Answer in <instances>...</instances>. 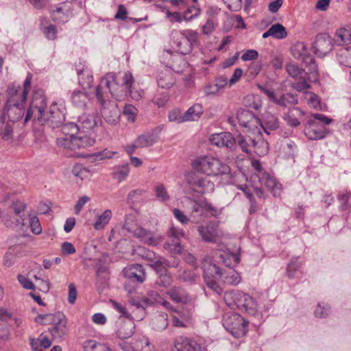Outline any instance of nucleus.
Wrapping results in <instances>:
<instances>
[{
    "instance_id": "obj_20",
    "label": "nucleus",
    "mask_w": 351,
    "mask_h": 351,
    "mask_svg": "<svg viewBox=\"0 0 351 351\" xmlns=\"http://www.w3.org/2000/svg\"><path fill=\"white\" fill-rule=\"evenodd\" d=\"M123 272L129 282L142 283L145 279V271L143 266L139 264L132 265L125 268Z\"/></svg>"
},
{
    "instance_id": "obj_29",
    "label": "nucleus",
    "mask_w": 351,
    "mask_h": 351,
    "mask_svg": "<svg viewBox=\"0 0 351 351\" xmlns=\"http://www.w3.org/2000/svg\"><path fill=\"white\" fill-rule=\"evenodd\" d=\"M204 280L221 278L222 271L215 264L205 261L202 265Z\"/></svg>"
},
{
    "instance_id": "obj_3",
    "label": "nucleus",
    "mask_w": 351,
    "mask_h": 351,
    "mask_svg": "<svg viewBox=\"0 0 351 351\" xmlns=\"http://www.w3.org/2000/svg\"><path fill=\"white\" fill-rule=\"evenodd\" d=\"M223 300L231 308H237L249 315H255L258 312V306L255 300L250 295L238 290L226 291Z\"/></svg>"
},
{
    "instance_id": "obj_25",
    "label": "nucleus",
    "mask_w": 351,
    "mask_h": 351,
    "mask_svg": "<svg viewBox=\"0 0 351 351\" xmlns=\"http://www.w3.org/2000/svg\"><path fill=\"white\" fill-rule=\"evenodd\" d=\"M197 230L203 240L208 243H215L219 236L217 227L213 223L205 226H199Z\"/></svg>"
},
{
    "instance_id": "obj_54",
    "label": "nucleus",
    "mask_w": 351,
    "mask_h": 351,
    "mask_svg": "<svg viewBox=\"0 0 351 351\" xmlns=\"http://www.w3.org/2000/svg\"><path fill=\"white\" fill-rule=\"evenodd\" d=\"M204 201L202 202H197V201H192L191 202V216L193 217H195L196 216H202L205 214L204 213Z\"/></svg>"
},
{
    "instance_id": "obj_31",
    "label": "nucleus",
    "mask_w": 351,
    "mask_h": 351,
    "mask_svg": "<svg viewBox=\"0 0 351 351\" xmlns=\"http://www.w3.org/2000/svg\"><path fill=\"white\" fill-rule=\"evenodd\" d=\"M71 99L73 105L79 108L86 107L89 101L88 93L81 90H73L71 95Z\"/></svg>"
},
{
    "instance_id": "obj_40",
    "label": "nucleus",
    "mask_w": 351,
    "mask_h": 351,
    "mask_svg": "<svg viewBox=\"0 0 351 351\" xmlns=\"http://www.w3.org/2000/svg\"><path fill=\"white\" fill-rule=\"evenodd\" d=\"M130 173V167L128 163L115 167L113 172V178L119 182L124 180Z\"/></svg>"
},
{
    "instance_id": "obj_30",
    "label": "nucleus",
    "mask_w": 351,
    "mask_h": 351,
    "mask_svg": "<svg viewBox=\"0 0 351 351\" xmlns=\"http://www.w3.org/2000/svg\"><path fill=\"white\" fill-rule=\"evenodd\" d=\"M258 126H261L267 134H269V131L276 130L279 128L278 119L273 114L267 112Z\"/></svg>"
},
{
    "instance_id": "obj_35",
    "label": "nucleus",
    "mask_w": 351,
    "mask_h": 351,
    "mask_svg": "<svg viewBox=\"0 0 351 351\" xmlns=\"http://www.w3.org/2000/svg\"><path fill=\"white\" fill-rule=\"evenodd\" d=\"M335 43L339 45H348L351 42V33L346 28L339 29L335 35Z\"/></svg>"
},
{
    "instance_id": "obj_18",
    "label": "nucleus",
    "mask_w": 351,
    "mask_h": 351,
    "mask_svg": "<svg viewBox=\"0 0 351 351\" xmlns=\"http://www.w3.org/2000/svg\"><path fill=\"white\" fill-rule=\"evenodd\" d=\"M212 143L217 147H226L230 151L237 147V141L230 133L223 132L212 135Z\"/></svg>"
},
{
    "instance_id": "obj_58",
    "label": "nucleus",
    "mask_w": 351,
    "mask_h": 351,
    "mask_svg": "<svg viewBox=\"0 0 351 351\" xmlns=\"http://www.w3.org/2000/svg\"><path fill=\"white\" fill-rule=\"evenodd\" d=\"M200 14V10L195 6H190L183 14L184 21L188 22L196 17Z\"/></svg>"
},
{
    "instance_id": "obj_5",
    "label": "nucleus",
    "mask_w": 351,
    "mask_h": 351,
    "mask_svg": "<svg viewBox=\"0 0 351 351\" xmlns=\"http://www.w3.org/2000/svg\"><path fill=\"white\" fill-rule=\"evenodd\" d=\"M35 320L41 324H51L49 331L54 339H62L67 335V319L60 312L55 314L39 315Z\"/></svg>"
},
{
    "instance_id": "obj_22",
    "label": "nucleus",
    "mask_w": 351,
    "mask_h": 351,
    "mask_svg": "<svg viewBox=\"0 0 351 351\" xmlns=\"http://www.w3.org/2000/svg\"><path fill=\"white\" fill-rule=\"evenodd\" d=\"M258 181L261 186L267 188L274 196L277 197L280 195L282 191L281 184L268 173H262L259 176Z\"/></svg>"
},
{
    "instance_id": "obj_21",
    "label": "nucleus",
    "mask_w": 351,
    "mask_h": 351,
    "mask_svg": "<svg viewBox=\"0 0 351 351\" xmlns=\"http://www.w3.org/2000/svg\"><path fill=\"white\" fill-rule=\"evenodd\" d=\"M174 346L177 351H203L204 350L200 343L184 337L176 338Z\"/></svg>"
},
{
    "instance_id": "obj_9",
    "label": "nucleus",
    "mask_w": 351,
    "mask_h": 351,
    "mask_svg": "<svg viewBox=\"0 0 351 351\" xmlns=\"http://www.w3.org/2000/svg\"><path fill=\"white\" fill-rule=\"evenodd\" d=\"M258 89L265 95L269 101L281 108H291L298 103V95L291 93L278 95L274 91L262 85L258 86Z\"/></svg>"
},
{
    "instance_id": "obj_32",
    "label": "nucleus",
    "mask_w": 351,
    "mask_h": 351,
    "mask_svg": "<svg viewBox=\"0 0 351 351\" xmlns=\"http://www.w3.org/2000/svg\"><path fill=\"white\" fill-rule=\"evenodd\" d=\"M221 278L225 284L233 286L239 284L241 280L240 274L232 268L222 272Z\"/></svg>"
},
{
    "instance_id": "obj_55",
    "label": "nucleus",
    "mask_w": 351,
    "mask_h": 351,
    "mask_svg": "<svg viewBox=\"0 0 351 351\" xmlns=\"http://www.w3.org/2000/svg\"><path fill=\"white\" fill-rule=\"evenodd\" d=\"M301 266V263L299 261L298 257L292 258L287 267V276L289 278L294 277L295 271Z\"/></svg>"
},
{
    "instance_id": "obj_52",
    "label": "nucleus",
    "mask_w": 351,
    "mask_h": 351,
    "mask_svg": "<svg viewBox=\"0 0 351 351\" xmlns=\"http://www.w3.org/2000/svg\"><path fill=\"white\" fill-rule=\"evenodd\" d=\"M154 192L157 199L161 202L169 200L170 197L165 186L162 184H156L154 186Z\"/></svg>"
},
{
    "instance_id": "obj_38",
    "label": "nucleus",
    "mask_w": 351,
    "mask_h": 351,
    "mask_svg": "<svg viewBox=\"0 0 351 351\" xmlns=\"http://www.w3.org/2000/svg\"><path fill=\"white\" fill-rule=\"evenodd\" d=\"M108 274L104 269L97 271L96 287L99 292L103 291L108 287Z\"/></svg>"
},
{
    "instance_id": "obj_15",
    "label": "nucleus",
    "mask_w": 351,
    "mask_h": 351,
    "mask_svg": "<svg viewBox=\"0 0 351 351\" xmlns=\"http://www.w3.org/2000/svg\"><path fill=\"white\" fill-rule=\"evenodd\" d=\"M237 118L242 127L249 130L257 128L258 124H261V120L247 109H239L237 114Z\"/></svg>"
},
{
    "instance_id": "obj_6",
    "label": "nucleus",
    "mask_w": 351,
    "mask_h": 351,
    "mask_svg": "<svg viewBox=\"0 0 351 351\" xmlns=\"http://www.w3.org/2000/svg\"><path fill=\"white\" fill-rule=\"evenodd\" d=\"M101 123V118L94 110H88L77 118V123H68L65 124V130L71 132H82L84 133L93 131Z\"/></svg>"
},
{
    "instance_id": "obj_41",
    "label": "nucleus",
    "mask_w": 351,
    "mask_h": 351,
    "mask_svg": "<svg viewBox=\"0 0 351 351\" xmlns=\"http://www.w3.org/2000/svg\"><path fill=\"white\" fill-rule=\"evenodd\" d=\"M339 63L348 67H351V48L341 49L337 53Z\"/></svg>"
},
{
    "instance_id": "obj_56",
    "label": "nucleus",
    "mask_w": 351,
    "mask_h": 351,
    "mask_svg": "<svg viewBox=\"0 0 351 351\" xmlns=\"http://www.w3.org/2000/svg\"><path fill=\"white\" fill-rule=\"evenodd\" d=\"M168 94L165 91H158L152 99V102L158 107L160 108L165 105L168 101Z\"/></svg>"
},
{
    "instance_id": "obj_7",
    "label": "nucleus",
    "mask_w": 351,
    "mask_h": 351,
    "mask_svg": "<svg viewBox=\"0 0 351 351\" xmlns=\"http://www.w3.org/2000/svg\"><path fill=\"white\" fill-rule=\"evenodd\" d=\"M222 324L226 330L234 337L239 338L247 333L248 322L238 313L233 312L225 313Z\"/></svg>"
},
{
    "instance_id": "obj_39",
    "label": "nucleus",
    "mask_w": 351,
    "mask_h": 351,
    "mask_svg": "<svg viewBox=\"0 0 351 351\" xmlns=\"http://www.w3.org/2000/svg\"><path fill=\"white\" fill-rule=\"evenodd\" d=\"M168 315L165 313H160L153 319V326L155 330H163L168 326Z\"/></svg>"
},
{
    "instance_id": "obj_49",
    "label": "nucleus",
    "mask_w": 351,
    "mask_h": 351,
    "mask_svg": "<svg viewBox=\"0 0 351 351\" xmlns=\"http://www.w3.org/2000/svg\"><path fill=\"white\" fill-rule=\"evenodd\" d=\"M178 276L180 280L185 282H195L198 276L193 269H183L179 271Z\"/></svg>"
},
{
    "instance_id": "obj_48",
    "label": "nucleus",
    "mask_w": 351,
    "mask_h": 351,
    "mask_svg": "<svg viewBox=\"0 0 351 351\" xmlns=\"http://www.w3.org/2000/svg\"><path fill=\"white\" fill-rule=\"evenodd\" d=\"M75 149L84 148L94 144L95 140L87 135L75 136Z\"/></svg>"
},
{
    "instance_id": "obj_4",
    "label": "nucleus",
    "mask_w": 351,
    "mask_h": 351,
    "mask_svg": "<svg viewBox=\"0 0 351 351\" xmlns=\"http://www.w3.org/2000/svg\"><path fill=\"white\" fill-rule=\"evenodd\" d=\"M19 90V87H8L7 90L8 100L3 110V118L5 119L7 117L8 121L12 123L21 120L25 114V101H21L18 96Z\"/></svg>"
},
{
    "instance_id": "obj_50",
    "label": "nucleus",
    "mask_w": 351,
    "mask_h": 351,
    "mask_svg": "<svg viewBox=\"0 0 351 351\" xmlns=\"http://www.w3.org/2000/svg\"><path fill=\"white\" fill-rule=\"evenodd\" d=\"M300 60L306 66L308 67L311 74H312L313 77H316L317 75V66L316 65L315 60L312 56L306 53Z\"/></svg>"
},
{
    "instance_id": "obj_16",
    "label": "nucleus",
    "mask_w": 351,
    "mask_h": 351,
    "mask_svg": "<svg viewBox=\"0 0 351 351\" xmlns=\"http://www.w3.org/2000/svg\"><path fill=\"white\" fill-rule=\"evenodd\" d=\"M187 182L193 191L200 194L213 192L215 189L214 183L206 178H188Z\"/></svg>"
},
{
    "instance_id": "obj_44",
    "label": "nucleus",
    "mask_w": 351,
    "mask_h": 351,
    "mask_svg": "<svg viewBox=\"0 0 351 351\" xmlns=\"http://www.w3.org/2000/svg\"><path fill=\"white\" fill-rule=\"evenodd\" d=\"M134 328V324L132 322L125 323L118 329L117 335L120 339H128L132 335Z\"/></svg>"
},
{
    "instance_id": "obj_57",
    "label": "nucleus",
    "mask_w": 351,
    "mask_h": 351,
    "mask_svg": "<svg viewBox=\"0 0 351 351\" xmlns=\"http://www.w3.org/2000/svg\"><path fill=\"white\" fill-rule=\"evenodd\" d=\"M226 258L223 263L226 266L232 267L236 266L240 262V255L239 253H230L225 254Z\"/></svg>"
},
{
    "instance_id": "obj_63",
    "label": "nucleus",
    "mask_w": 351,
    "mask_h": 351,
    "mask_svg": "<svg viewBox=\"0 0 351 351\" xmlns=\"http://www.w3.org/2000/svg\"><path fill=\"white\" fill-rule=\"evenodd\" d=\"M53 19L55 21L64 23L68 21L69 16L65 15L63 12V8L62 7L57 8L52 12Z\"/></svg>"
},
{
    "instance_id": "obj_60",
    "label": "nucleus",
    "mask_w": 351,
    "mask_h": 351,
    "mask_svg": "<svg viewBox=\"0 0 351 351\" xmlns=\"http://www.w3.org/2000/svg\"><path fill=\"white\" fill-rule=\"evenodd\" d=\"M298 79L299 80V81L291 83V87H292L293 88L295 89L298 91H302L309 88L310 86L306 82V75H302V77H300Z\"/></svg>"
},
{
    "instance_id": "obj_61",
    "label": "nucleus",
    "mask_w": 351,
    "mask_h": 351,
    "mask_svg": "<svg viewBox=\"0 0 351 351\" xmlns=\"http://www.w3.org/2000/svg\"><path fill=\"white\" fill-rule=\"evenodd\" d=\"M16 255H15V250L14 248H10L5 253L3 258V265L5 267H11L15 261Z\"/></svg>"
},
{
    "instance_id": "obj_45",
    "label": "nucleus",
    "mask_w": 351,
    "mask_h": 351,
    "mask_svg": "<svg viewBox=\"0 0 351 351\" xmlns=\"http://www.w3.org/2000/svg\"><path fill=\"white\" fill-rule=\"evenodd\" d=\"M269 29L271 33V36L276 39H283L287 36V32L285 27L280 23L272 25Z\"/></svg>"
},
{
    "instance_id": "obj_2",
    "label": "nucleus",
    "mask_w": 351,
    "mask_h": 351,
    "mask_svg": "<svg viewBox=\"0 0 351 351\" xmlns=\"http://www.w3.org/2000/svg\"><path fill=\"white\" fill-rule=\"evenodd\" d=\"M193 169L210 176H219L230 173L229 166L212 156L196 157L191 162Z\"/></svg>"
},
{
    "instance_id": "obj_47",
    "label": "nucleus",
    "mask_w": 351,
    "mask_h": 351,
    "mask_svg": "<svg viewBox=\"0 0 351 351\" xmlns=\"http://www.w3.org/2000/svg\"><path fill=\"white\" fill-rule=\"evenodd\" d=\"M158 276L156 280L157 285L165 288H167L171 285L173 279L167 270H166V272H160L158 273Z\"/></svg>"
},
{
    "instance_id": "obj_62",
    "label": "nucleus",
    "mask_w": 351,
    "mask_h": 351,
    "mask_svg": "<svg viewBox=\"0 0 351 351\" xmlns=\"http://www.w3.org/2000/svg\"><path fill=\"white\" fill-rule=\"evenodd\" d=\"M169 121H174L176 123H183L185 122V120H184V114H182L181 111L178 109H173L171 111L169 112V116H168Z\"/></svg>"
},
{
    "instance_id": "obj_27",
    "label": "nucleus",
    "mask_w": 351,
    "mask_h": 351,
    "mask_svg": "<svg viewBox=\"0 0 351 351\" xmlns=\"http://www.w3.org/2000/svg\"><path fill=\"white\" fill-rule=\"evenodd\" d=\"M146 258L150 261V265L156 270L157 273L166 272L167 259L160 256H156L153 252H147Z\"/></svg>"
},
{
    "instance_id": "obj_43",
    "label": "nucleus",
    "mask_w": 351,
    "mask_h": 351,
    "mask_svg": "<svg viewBox=\"0 0 351 351\" xmlns=\"http://www.w3.org/2000/svg\"><path fill=\"white\" fill-rule=\"evenodd\" d=\"M158 84L162 88H169L173 84L174 81L171 73H160L158 77Z\"/></svg>"
},
{
    "instance_id": "obj_26",
    "label": "nucleus",
    "mask_w": 351,
    "mask_h": 351,
    "mask_svg": "<svg viewBox=\"0 0 351 351\" xmlns=\"http://www.w3.org/2000/svg\"><path fill=\"white\" fill-rule=\"evenodd\" d=\"M162 297L154 291H150L147 293V296L143 297L141 300L134 302V305L138 309L145 310L149 306L157 304L162 302Z\"/></svg>"
},
{
    "instance_id": "obj_12",
    "label": "nucleus",
    "mask_w": 351,
    "mask_h": 351,
    "mask_svg": "<svg viewBox=\"0 0 351 351\" xmlns=\"http://www.w3.org/2000/svg\"><path fill=\"white\" fill-rule=\"evenodd\" d=\"M185 236L182 229L172 226L168 232V240L165 243V248L171 253L178 254L182 252L181 239Z\"/></svg>"
},
{
    "instance_id": "obj_36",
    "label": "nucleus",
    "mask_w": 351,
    "mask_h": 351,
    "mask_svg": "<svg viewBox=\"0 0 351 351\" xmlns=\"http://www.w3.org/2000/svg\"><path fill=\"white\" fill-rule=\"evenodd\" d=\"M112 218V211L110 209L104 210L101 215H97L93 227L95 230L103 229L110 221Z\"/></svg>"
},
{
    "instance_id": "obj_42",
    "label": "nucleus",
    "mask_w": 351,
    "mask_h": 351,
    "mask_svg": "<svg viewBox=\"0 0 351 351\" xmlns=\"http://www.w3.org/2000/svg\"><path fill=\"white\" fill-rule=\"evenodd\" d=\"M285 69L288 75L293 78L298 79L300 77H302V75H306V73L295 64L287 63Z\"/></svg>"
},
{
    "instance_id": "obj_17",
    "label": "nucleus",
    "mask_w": 351,
    "mask_h": 351,
    "mask_svg": "<svg viewBox=\"0 0 351 351\" xmlns=\"http://www.w3.org/2000/svg\"><path fill=\"white\" fill-rule=\"evenodd\" d=\"M328 130L324 125H319L314 120H309L304 128V134L310 140H318L324 138Z\"/></svg>"
},
{
    "instance_id": "obj_19",
    "label": "nucleus",
    "mask_w": 351,
    "mask_h": 351,
    "mask_svg": "<svg viewBox=\"0 0 351 351\" xmlns=\"http://www.w3.org/2000/svg\"><path fill=\"white\" fill-rule=\"evenodd\" d=\"M77 132L65 130V124L62 125L61 134L56 139L57 145L65 149H75V136Z\"/></svg>"
},
{
    "instance_id": "obj_8",
    "label": "nucleus",
    "mask_w": 351,
    "mask_h": 351,
    "mask_svg": "<svg viewBox=\"0 0 351 351\" xmlns=\"http://www.w3.org/2000/svg\"><path fill=\"white\" fill-rule=\"evenodd\" d=\"M47 100L45 96L41 91L35 92L33 95L29 109L27 110L24 119V123H26L30 119L34 121H38L45 114Z\"/></svg>"
},
{
    "instance_id": "obj_33",
    "label": "nucleus",
    "mask_w": 351,
    "mask_h": 351,
    "mask_svg": "<svg viewBox=\"0 0 351 351\" xmlns=\"http://www.w3.org/2000/svg\"><path fill=\"white\" fill-rule=\"evenodd\" d=\"M203 114V107L199 104H195L184 113V120L186 121H197Z\"/></svg>"
},
{
    "instance_id": "obj_34",
    "label": "nucleus",
    "mask_w": 351,
    "mask_h": 351,
    "mask_svg": "<svg viewBox=\"0 0 351 351\" xmlns=\"http://www.w3.org/2000/svg\"><path fill=\"white\" fill-rule=\"evenodd\" d=\"M131 344L132 345V350L134 351H152L149 341L145 336H138L137 338L133 339Z\"/></svg>"
},
{
    "instance_id": "obj_14",
    "label": "nucleus",
    "mask_w": 351,
    "mask_h": 351,
    "mask_svg": "<svg viewBox=\"0 0 351 351\" xmlns=\"http://www.w3.org/2000/svg\"><path fill=\"white\" fill-rule=\"evenodd\" d=\"M312 48L315 54L324 56L332 49V38L328 34H318L313 44Z\"/></svg>"
},
{
    "instance_id": "obj_28",
    "label": "nucleus",
    "mask_w": 351,
    "mask_h": 351,
    "mask_svg": "<svg viewBox=\"0 0 351 351\" xmlns=\"http://www.w3.org/2000/svg\"><path fill=\"white\" fill-rule=\"evenodd\" d=\"M136 140L137 141V146H139L140 148L147 147L153 145L158 141V135L156 131L152 130L138 136Z\"/></svg>"
},
{
    "instance_id": "obj_51",
    "label": "nucleus",
    "mask_w": 351,
    "mask_h": 351,
    "mask_svg": "<svg viewBox=\"0 0 351 351\" xmlns=\"http://www.w3.org/2000/svg\"><path fill=\"white\" fill-rule=\"evenodd\" d=\"M291 53L295 58H302L307 53V49L305 44L304 43H297L291 48Z\"/></svg>"
},
{
    "instance_id": "obj_64",
    "label": "nucleus",
    "mask_w": 351,
    "mask_h": 351,
    "mask_svg": "<svg viewBox=\"0 0 351 351\" xmlns=\"http://www.w3.org/2000/svg\"><path fill=\"white\" fill-rule=\"evenodd\" d=\"M330 312V306L328 305L322 306L320 304H318L315 310V315L319 318H325L326 317Z\"/></svg>"
},
{
    "instance_id": "obj_53",
    "label": "nucleus",
    "mask_w": 351,
    "mask_h": 351,
    "mask_svg": "<svg viewBox=\"0 0 351 351\" xmlns=\"http://www.w3.org/2000/svg\"><path fill=\"white\" fill-rule=\"evenodd\" d=\"M338 200L339 202V209L341 210H346L351 207L349 200L351 198V193L345 192L338 195Z\"/></svg>"
},
{
    "instance_id": "obj_11",
    "label": "nucleus",
    "mask_w": 351,
    "mask_h": 351,
    "mask_svg": "<svg viewBox=\"0 0 351 351\" xmlns=\"http://www.w3.org/2000/svg\"><path fill=\"white\" fill-rule=\"evenodd\" d=\"M180 37L174 41L177 52L186 55L192 51V43L197 38V33L192 30H183L180 32Z\"/></svg>"
},
{
    "instance_id": "obj_1",
    "label": "nucleus",
    "mask_w": 351,
    "mask_h": 351,
    "mask_svg": "<svg viewBox=\"0 0 351 351\" xmlns=\"http://www.w3.org/2000/svg\"><path fill=\"white\" fill-rule=\"evenodd\" d=\"M134 82L130 73H125L123 84H119L114 73H108L100 79L95 90V96L97 104L100 106L101 113L108 123L115 124L119 120V109L117 100L124 99L128 95L136 101L141 98L143 92L134 90Z\"/></svg>"
},
{
    "instance_id": "obj_24",
    "label": "nucleus",
    "mask_w": 351,
    "mask_h": 351,
    "mask_svg": "<svg viewBox=\"0 0 351 351\" xmlns=\"http://www.w3.org/2000/svg\"><path fill=\"white\" fill-rule=\"evenodd\" d=\"M166 293L173 302L177 304H186L190 301L189 293L180 286L171 287Z\"/></svg>"
},
{
    "instance_id": "obj_59",
    "label": "nucleus",
    "mask_w": 351,
    "mask_h": 351,
    "mask_svg": "<svg viewBox=\"0 0 351 351\" xmlns=\"http://www.w3.org/2000/svg\"><path fill=\"white\" fill-rule=\"evenodd\" d=\"M137 114V109L133 105H125L123 109V114L127 117L129 121L134 122Z\"/></svg>"
},
{
    "instance_id": "obj_37",
    "label": "nucleus",
    "mask_w": 351,
    "mask_h": 351,
    "mask_svg": "<svg viewBox=\"0 0 351 351\" xmlns=\"http://www.w3.org/2000/svg\"><path fill=\"white\" fill-rule=\"evenodd\" d=\"M236 141L241 150L245 153H250V147L251 146L256 148L258 145V142H256L254 139H252L250 137L245 138L241 135H239Z\"/></svg>"
},
{
    "instance_id": "obj_13",
    "label": "nucleus",
    "mask_w": 351,
    "mask_h": 351,
    "mask_svg": "<svg viewBox=\"0 0 351 351\" xmlns=\"http://www.w3.org/2000/svg\"><path fill=\"white\" fill-rule=\"evenodd\" d=\"M130 217H127L125 223L123 226V229L129 232H133L134 235L140 239L145 243L149 245H156L160 242V238L154 237L152 232L147 230L142 227H136L134 229L130 225Z\"/></svg>"
},
{
    "instance_id": "obj_23",
    "label": "nucleus",
    "mask_w": 351,
    "mask_h": 351,
    "mask_svg": "<svg viewBox=\"0 0 351 351\" xmlns=\"http://www.w3.org/2000/svg\"><path fill=\"white\" fill-rule=\"evenodd\" d=\"M76 72L78 75L79 83L83 89L90 88L93 82V77L88 66L86 64L80 63L76 66Z\"/></svg>"
},
{
    "instance_id": "obj_46",
    "label": "nucleus",
    "mask_w": 351,
    "mask_h": 351,
    "mask_svg": "<svg viewBox=\"0 0 351 351\" xmlns=\"http://www.w3.org/2000/svg\"><path fill=\"white\" fill-rule=\"evenodd\" d=\"M32 74H29L24 82V87L22 89L20 86L12 85L10 87L19 88L20 90L18 91V96L21 101H25L27 98V94L30 88V84L32 80Z\"/></svg>"
},
{
    "instance_id": "obj_10",
    "label": "nucleus",
    "mask_w": 351,
    "mask_h": 351,
    "mask_svg": "<svg viewBox=\"0 0 351 351\" xmlns=\"http://www.w3.org/2000/svg\"><path fill=\"white\" fill-rule=\"evenodd\" d=\"M65 120V114L63 110L58 108L56 103L50 106L49 110L46 112L38 123L40 125H48L55 128L62 126Z\"/></svg>"
}]
</instances>
